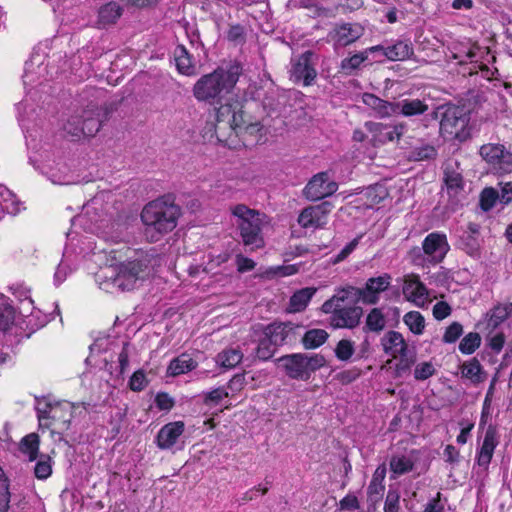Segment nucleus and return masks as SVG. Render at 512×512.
Listing matches in <instances>:
<instances>
[{
  "mask_svg": "<svg viewBox=\"0 0 512 512\" xmlns=\"http://www.w3.org/2000/svg\"><path fill=\"white\" fill-rule=\"evenodd\" d=\"M122 14V8L117 2H109L98 11V25L99 27H106L114 24Z\"/></svg>",
  "mask_w": 512,
  "mask_h": 512,
  "instance_id": "c85d7f7f",
  "label": "nucleus"
},
{
  "mask_svg": "<svg viewBox=\"0 0 512 512\" xmlns=\"http://www.w3.org/2000/svg\"><path fill=\"white\" fill-rule=\"evenodd\" d=\"M243 354L236 348L223 350L216 356V363L225 368L232 369L236 367L242 360Z\"/></svg>",
  "mask_w": 512,
  "mask_h": 512,
  "instance_id": "72a5a7b5",
  "label": "nucleus"
},
{
  "mask_svg": "<svg viewBox=\"0 0 512 512\" xmlns=\"http://www.w3.org/2000/svg\"><path fill=\"white\" fill-rule=\"evenodd\" d=\"M386 472L387 469L384 464L379 465L374 471L372 479L367 489L368 497L371 500H377L382 495L385 489L383 482L386 476Z\"/></svg>",
  "mask_w": 512,
  "mask_h": 512,
  "instance_id": "c756f323",
  "label": "nucleus"
},
{
  "mask_svg": "<svg viewBox=\"0 0 512 512\" xmlns=\"http://www.w3.org/2000/svg\"><path fill=\"white\" fill-rule=\"evenodd\" d=\"M181 216V208L166 197H161L146 204L141 212L145 226V235L150 242H156L171 232Z\"/></svg>",
  "mask_w": 512,
  "mask_h": 512,
  "instance_id": "f257e3e1",
  "label": "nucleus"
},
{
  "mask_svg": "<svg viewBox=\"0 0 512 512\" xmlns=\"http://www.w3.org/2000/svg\"><path fill=\"white\" fill-rule=\"evenodd\" d=\"M328 333L323 329H311L307 331L303 338L302 343L306 349H315L326 342Z\"/></svg>",
  "mask_w": 512,
  "mask_h": 512,
  "instance_id": "e433bc0d",
  "label": "nucleus"
},
{
  "mask_svg": "<svg viewBox=\"0 0 512 512\" xmlns=\"http://www.w3.org/2000/svg\"><path fill=\"white\" fill-rule=\"evenodd\" d=\"M276 347L267 337H264L258 344L256 356L261 360H268L274 355Z\"/></svg>",
  "mask_w": 512,
  "mask_h": 512,
  "instance_id": "864d4df0",
  "label": "nucleus"
},
{
  "mask_svg": "<svg viewBox=\"0 0 512 512\" xmlns=\"http://www.w3.org/2000/svg\"><path fill=\"white\" fill-rule=\"evenodd\" d=\"M35 477L39 480H45L52 474V460L50 456L41 454L34 467Z\"/></svg>",
  "mask_w": 512,
  "mask_h": 512,
  "instance_id": "a18cd8bd",
  "label": "nucleus"
},
{
  "mask_svg": "<svg viewBox=\"0 0 512 512\" xmlns=\"http://www.w3.org/2000/svg\"><path fill=\"white\" fill-rule=\"evenodd\" d=\"M369 48L363 52L352 55L351 57L345 58L341 62V68L345 72H352L360 67V65L367 60Z\"/></svg>",
  "mask_w": 512,
  "mask_h": 512,
  "instance_id": "49530a36",
  "label": "nucleus"
},
{
  "mask_svg": "<svg viewBox=\"0 0 512 512\" xmlns=\"http://www.w3.org/2000/svg\"><path fill=\"white\" fill-rule=\"evenodd\" d=\"M330 202H322L304 208L298 216V224L304 229L323 228L328 222V216L332 211Z\"/></svg>",
  "mask_w": 512,
  "mask_h": 512,
  "instance_id": "ddd939ff",
  "label": "nucleus"
},
{
  "mask_svg": "<svg viewBox=\"0 0 512 512\" xmlns=\"http://www.w3.org/2000/svg\"><path fill=\"white\" fill-rule=\"evenodd\" d=\"M499 438L497 427L489 425L485 431L482 445L477 449L475 458L476 464L482 468L483 471H487L489 468L494 451L499 444Z\"/></svg>",
  "mask_w": 512,
  "mask_h": 512,
  "instance_id": "f3484780",
  "label": "nucleus"
},
{
  "mask_svg": "<svg viewBox=\"0 0 512 512\" xmlns=\"http://www.w3.org/2000/svg\"><path fill=\"white\" fill-rule=\"evenodd\" d=\"M197 367V361L190 354L182 353L178 357L172 359L167 368V375L179 376Z\"/></svg>",
  "mask_w": 512,
  "mask_h": 512,
  "instance_id": "bb28decb",
  "label": "nucleus"
},
{
  "mask_svg": "<svg viewBox=\"0 0 512 512\" xmlns=\"http://www.w3.org/2000/svg\"><path fill=\"white\" fill-rule=\"evenodd\" d=\"M312 56V52L307 51L299 57L292 59L290 78L295 83L302 82L305 86H309L316 78L317 73L311 63Z\"/></svg>",
  "mask_w": 512,
  "mask_h": 512,
  "instance_id": "2eb2a0df",
  "label": "nucleus"
},
{
  "mask_svg": "<svg viewBox=\"0 0 512 512\" xmlns=\"http://www.w3.org/2000/svg\"><path fill=\"white\" fill-rule=\"evenodd\" d=\"M414 155L418 160L431 159L436 156V149L431 145H424L415 148Z\"/></svg>",
  "mask_w": 512,
  "mask_h": 512,
  "instance_id": "0e129e2a",
  "label": "nucleus"
},
{
  "mask_svg": "<svg viewBox=\"0 0 512 512\" xmlns=\"http://www.w3.org/2000/svg\"><path fill=\"white\" fill-rule=\"evenodd\" d=\"M463 334V326L457 321L452 322L444 331L442 342L445 344L455 343Z\"/></svg>",
  "mask_w": 512,
  "mask_h": 512,
  "instance_id": "8fccbe9b",
  "label": "nucleus"
},
{
  "mask_svg": "<svg viewBox=\"0 0 512 512\" xmlns=\"http://www.w3.org/2000/svg\"><path fill=\"white\" fill-rule=\"evenodd\" d=\"M402 292L407 301L418 307H424L429 301V290L416 274L404 277Z\"/></svg>",
  "mask_w": 512,
  "mask_h": 512,
  "instance_id": "dca6fc26",
  "label": "nucleus"
},
{
  "mask_svg": "<svg viewBox=\"0 0 512 512\" xmlns=\"http://www.w3.org/2000/svg\"><path fill=\"white\" fill-rule=\"evenodd\" d=\"M354 353V344L352 341L342 339L338 342L335 348L336 357L339 360L347 361L351 358Z\"/></svg>",
  "mask_w": 512,
  "mask_h": 512,
  "instance_id": "603ef678",
  "label": "nucleus"
},
{
  "mask_svg": "<svg viewBox=\"0 0 512 512\" xmlns=\"http://www.w3.org/2000/svg\"><path fill=\"white\" fill-rule=\"evenodd\" d=\"M235 132L251 136L254 143L261 142L266 133L264 126L260 122H248L246 119L242 128L235 130Z\"/></svg>",
  "mask_w": 512,
  "mask_h": 512,
  "instance_id": "ea45409f",
  "label": "nucleus"
},
{
  "mask_svg": "<svg viewBox=\"0 0 512 512\" xmlns=\"http://www.w3.org/2000/svg\"><path fill=\"white\" fill-rule=\"evenodd\" d=\"M385 354L392 358L404 357L408 350V345L400 332L388 331L380 340Z\"/></svg>",
  "mask_w": 512,
  "mask_h": 512,
  "instance_id": "4be33fe9",
  "label": "nucleus"
},
{
  "mask_svg": "<svg viewBox=\"0 0 512 512\" xmlns=\"http://www.w3.org/2000/svg\"><path fill=\"white\" fill-rule=\"evenodd\" d=\"M436 373V368L432 362H420L415 366L414 378L418 381H424Z\"/></svg>",
  "mask_w": 512,
  "mask_h": 512,
  "instance_id": "3c124183",
  "label": "nucleus"
},
{
  "mask_svg": "<svg viewBox=\"0 0 512 512\" xmlns=\"http://www.w3.org/2000/svg\"><path fill=\"white\" fill-rule=\"evenodd\" d=\"M359 301L346 287L337 288L331 298L326 300L321 310L329 314V324L335 329H353L360 323L363 310Z\"/></svg>",
  "mask_w": 512,
  "mask_h": 512,
  "instance_id": "f03ea898",
  "label": "nucleus"
},
{
  "mask_svg": "<svg viewBox=\"0 0 512 512\" xmlns=\"http://www.w3.org/2000/svg\"><path fill=\"white\" fill-rule=\"evenodd\" d=\"M297 327L292 322L273 323L265 328L264 335L274 346L278 347L293 340Z\"/></svg>",
  "mask_w": 512,
  "mask_h": 512,
  "instance_id": "412c9836",
  "label": "nucleus"
},
{
  "mask_svg": "<svg viewBox=\"0 0 512 512\" xmlns=\"http://www.w3.org/2000/svg\"><path fill=\"white\" fill-rule=\"evenodd\" d=\"M504 343L505 336L502 332L489 336V346L496 353H499L502 350Z\"/></svg>",
  "mask_w": 512,
  "mask_h": 512,
  "instance_id": "69168bd1",
  "label": "nucleus"
},
{
  "mask_svg": "<svg viewBox=\"0 0 512 512\" xmlns=\"http://www.w3.org/2000/svg\"><path fill=\"white\" fill-rule=\"evenodd\" d=\"M501 193L499 194V200L501 203L507 205L512 201V182H506L501 184Z\"/></svg>",
  "mask_w": 512,
  "mask_h": 512,
  "instance_id": "774afa93",
  "label": "nucleus"
},
{
  "mask_svg": "<svg viewBox=\"0 0 512 512\" xmlns=\"http://www.w3.org/2000/svg\"><path fill=\"white\" fill-rule=\"evenodd\" d=\"M428 110V105L420 99H402L395 102V115L412 117L422 115Z\"/></svg>",
  "mask_w": 512,
  "mask_h": 512,
  "instance_id": "a878e982",
  "label": "nucleus"
},
{
  "mask_svg": "<svg viewBox=\"0 0 512 512\" xmlns=\"http://www.w3.org/2000/svg\"><path fill=\"white\" fill-rule=\"evenodd\" d=\"M230 211L243 244L252 251L263 248L265 241L262 230L268 224V217L245 204L234 205L230 208Z\"/></svg>",
  "mask_w": 512,
  "mask_h": 512,
  "instance_id": "7ed1b4c3",
  "label": "nucleus"
},
{
  "mask_svg": "<svg viewBox=\"0 0 512 512\" xmlns=\"http://www.w3.org/2000/svg\"><path fill=\"white\" fill-rule=\"evenodd\" d=\"M440 120V132L450 139L465 140L469 136L470 116L463 107L445 105Z\"/></svg>",
  "mask_w": 512,
  "mask_h": 512,
  "instance_id": "9d476101",
  "label": "nucleus"
},
{
  "mask_svg": "<svg viewBox=\"0 0 512 512\" xmlns=\"http://www.w3.org/2000/svg\"><path fill=\"white\" fill-rule=\"evenodd\" d=\"M149 260L143 253L133 260L121 263L115 269L104 272L109 277L113 287L121 291H129L136 288L137 283L143 281L148 275Z\"/></svg>",
  "mask_w": 512,
  "mask_h": 512,
  "instance_id": "0eeeda50",
  "label": "nucleus"
},
{
  "mask_svg": "<svg viewBox=\"0 0 512 512\" xmlns=\"http://www.w3.org/2000/svg\"><path fill=\"white\" fill-rule=\"evenodd\" d=\"M452 312L451 306L445 301H439L433 306V316L436 320L447 318Z\"/></svg>",
  "mask_w": 512,
  "mask_h": 512,
  "instance_id": "13d9d810",
  "label": "nucleus"
},
{
  "mask_svg": "<svg viewBox=\"0 0 512 512\" xmlns=\"http://www.w3.org/2000/svg\"><path fill=\"white\" fill-rule=\"evenodd\" d=\"M39 444V436L36 433H30L21 440L20 449L28 455L30 461H34L38 458Z\"/></svg>",
  "mask_w": 512,
  "mask_h": 512,
  "instance_id": "4c0bfd02",
  "label": "nucleus"
},
{
  "mask_svg": "<svg viewBox=\"0 0 512 512\" xmlns=\"http://www.w3.org/2000/svg\"><path fill=\"white\" fill-rule=\"evenodd\" d=\"M390 284L391 276L389 274H383L378 277L369 278L363 288L354 286H347V288L358 301H362L363 304L374 305L378 303L380 293L387 290Z\"/></svg>",
  "mask_w": 512,
  "mask_h": 512,
  "instance_id": "f8f14e48",
  "label": "nucleus"
},
{
  "mask_svg": "<svg viewBox=\"0 0 512 512\" xmlns=\"http://www.w3.org/2000/svg\"><path fill=\"white\" fill-rule=\"evenodd\" d=\"M228 397V392L225 390V388L219 387L216 388L210 392H208L205 395V403H213L218 404L222 399Z\"/></svg>",
  "mask_w": 512,
  "mask_h": 512,
  "instance_id": "052dcab7",
  "label": "nucleus"
},
{
  "mask_svg": "<svg viewBox=\"0 0 512 512\" xmlns=\"http://www.w3.org/2000/svg\"><path fill=\"white\" fill-rule=\"evenodd\" d=\"M422 248L430 262L434 264L442 262L450 250L446 235L440 232L428 234L423 240Z\"/></svg>",
  "mask_w": 512,
  "mask_h": 512,
  "instance_id": "a211bd4d",
  "label": "nucleus"
},
{
  "mask_svg": "<svg viewBox=\"0 0 512 512\" xmlns=\"http://www.w3.org/2000/svg\"><path fill=\"white\" fill-rule=\"evenodd\" d=\"M248 98H252V94L248 96L247 93H245L241 98L237 94H233L215 109V120L217 122L215 134L218 140H220L218 131L221 128H229L235 131L241 129L245 124L243 107L244 102L247 101Z\"/></svg>",
  "mask_w": 512,
  "mask_h": 512,
  "instance_id": "1a4fd4ad",
  "label": "nucleus"
},
{
  "mask_svg": "<svg viewBox=\"0 0 512 512\" xmlns=\"http://www.w3.org/2000/svg\"><path fill=\"white\" fill-rule=\"evenodd\" d=\"M440 495L438 492L436 497L430 499L423 512H446L444 505L440 501Z\"/></svg>",
  "mask_w": 512,
  "mask_h": 512,
  "instance_id": "338daca9",
  "label": "nucleus"
},
{
  "mask_svg": "<svg viewBox=\"0 0 512 512\" xmlns=\"http://www.w3.org/2000/svg\"><path fill=\"white\" fill-rule=\"evenodd\" d=\"M364 34V28L359 23H341L335 25L329 33V38L336 46L345 47L357 41Z\"/></svg>",
  "mask_w": 512,
  "mask_h": 512,
  "instance_id": "6ab92c4d",
  "label": "nucleus"
},
{
  "mask_svg": "<svg viewBox=\"0 0 512 512\" xmlns=\"http://www.w3.org/2000/svg\"><path fill=\"white\" fill-rule=\"evenodd\" d=\"M461 376L469 382L477 386L487 379V372L484 370L477 358H471L462 363L460 366Z\"/></svg>",
  "mask_w": 512,
  "mask_h": 512,
  "instance_id": "393cba45",
  "label": "nucleus"
},
{
  "mask_svg": "<svg viewBox=\"0 0 512 512\" xmlns=\"http://www.w3.org/2000/svg\"><path fill=\"white\" fill-rule=\"evenodd\" d=\"M399 510L400 494L397 490H389L384 503V512H399Z\"/></svg>",
  "mask_w": 512,
  "mask_h": 512,
  "instance_id": "5fc2aeb1",
  "label": "nucleus"
},
{
  "mask_svg": "<svg viewBox=\"0 0 512 512\" xmlns=\"http://www.w3.org/2000/svg\"><path fill=\"white\" fill-rule=\"evenodd\" d=\"M10 502L8 480L0 467V512H7Z\"/></svg>",
  "mask_w": 512,
  "mask_h": 512,
  "instance_id": "09e8293b",
  "label": "nucleus"
},
{
  "mask_svg": "<svg viewBox=\"0 0 512 512\" xmlns=\"http://www.w3.org/2000/svg\"><path fill=\"white\" fill-rule=\"evenodd\" d=\"M511 315V303L496 305L486 314L487 327L494 330Z\"/></svg>",
  "mask_w": 512,
  "mask_h": 512,
  "instance_id": "7c9ffc66",
  "label": "nucleus"
},
{
  "mask_svg": "<svg viewBox=\"0 0 512 512\" xmlns=\"http://www.w3.org/2000/svg\"><path fill=\"white\" fill-rule=\"evenodd\" d=\"M0 198L3 206L9 214H17L20 211V203L15 194L5 185L0 184Z\"/></svg>",
  "mask_w": 512,
  "mask_h": 512,
  "instance_id": "79ce46f5",
  "label": "nucleus"
},
{
  "mask_svg": "<svg viewBox=\"0 0 512 512\" xmlns=\"http://www.w3.org/2000/svg\"><path fill=\"white\" fill-rule=\"evenodd\" d=\"M444 181L447 189L455 193L463 187V178L461 173L456 171L450 165H447L444 170Z\"/></svg>",
  "mask_w": 512,
  "mask_h": 512,
  "instance_id": "c03bdc74",
  "label": "nucleus"
},
{
  "mask_svg": "<svg viewBox=\"0 0 512 512\" xmlns=\"http://www.w3.org/2000/svg\"><path fill=\"white\" fill-rule=\"evenodd\" d=\"M185 429L184 422L175 421L164 425L157 434V445L160 449H170Z\"/></svg>",
  "mask_w": 512,
  "mask_h": 512,
  "instance_id": "5701e85b",
  "label": "nucleus"
},
{
  "mask_svg": "<svg viewBox=\"0 0 512 512\" xmlns=\"http://www.w3.org/2000/svg\"><path fill=\"white\" fill-rule=\"evenodd\" d=\"M107 118V110L98 106H89L77 110L65 121L63 130L74 140L83 137H93Z\"/></svg>",
  "mask_w": 512,
  "mask_h": 512,
  "instance_id": "423d86ee",
  "label": "nucleus"
},
{
  "mask_svg": "<svg viewBox=\"0 0 512 512\" xmlns=\"http://www.w3.org/2000/svg\"><path fill=\"white\" fill-rule=\"evenodd\" d=\"M371 127L375 129V131L378 132L379 135V141L384 143L386 141H394L395 139H399L405 130V126L400 125H394V126H388L383 124H370Z\"/></svg>",
  "mask_w": 512,
  "mask_h": 512,
  "instance_id": "473e14b6",
  "label": "nucleus"
},
{
  "mask_svg": "<svg viewBox=\"0 0 512 512\" xmlns=\"http://www.w3.org/2000/svg\"><path fill=\"white\" fill-rule=\"evenodd\" d=\"M174 58L177 70L186 76L196 74V67L193 62L192 56L188 53L187 49L179 45L174 50Z\"/></svg>",
  "mask_w": 512,
  "mask_h": 512,
  "instance_id": "cd10ccee",
  "label": "nucleus"
},
{
  "mask_svg": "<svg viewBox=\"0 0 512 512\" xmlns=\"http://www.w3.org/2000/svg\"><path fill=\"white\" fill-rule=\"evenodd\" d=\"M481 344V337L476 332H470L465 335L459 343V350L462 354L470 355L474 353Z\"/></svg>",
  "mask_w": 512,
  "mask_h": 512,
  "instance_id": "37998d69",
  "label": "nucleus"
},
{
  "mask_svg": "<svg viewBox=\"0 0 512 512\" xmlns=\"http://www.w3.org/2000/svg\"><path fill=\"white\" fill-rule=\"evenodd\" d=\"M499 199V193L492 187L485 188L480 195V207L484 211L491 210Z\"/></svg>",
  "mask_w": 512,
  "mask_h": 512,
  "instance_id": "de8ad7c7",
  "label": "nucleus"
},
{
  "mask_svg": "<svg viewBox=\"0 0 512 512\" xmlns=\"http://www.w3.org/2000/svg\"><path fill=\"white\" fill-rule=\"evenodd\" d=\"M315 293L316 288L312 287L303 288L295 292L289 301V311L293 313L303 311Z\"/></svg>",
  "mask_w": 512,
  "mask_h": 512,
  "instance_id": "2f4dec72",
  "label": "nucleus"
},
{
  "mask_svg": "<svg viewBox=\"0 0 512 512\" xmlns=\"http://www.w3.org/2000/svg\"><path fill=\"white\" fill-rule=\"evenodd\" d=\"M146 375L142 370L133 373L129 380V387L133 391H142L147 386Z\"/></svg>",
  "mask_w": 512,
  "mask_h": 512,
  "instance_id": "4d7b16f0",
  "label": "nucleus"
},
{
  "mask_svg": "<svg viewBox=\"0 0 512 512\" xmlns=\"http://www.w3.org/2000/svg\"><path fill=\"white\" fill-rule=\"evenodd\" d=\"M414 467V462L410 456L395 455L390 460V470L395 476L410 472Z\"/></svg>",
  "mask_w": 512,
  "mask_h": 512,
  "instance_id": "58836bf2",
  "label": "nucleus"
},
{
  "mask_svg": "<svg viewBox=\"0 0 512 512\" xmlns=\"http://www.w3.org/2000/svg\"><path fill=\"white\" fill-rule=\"evenodd\" d=\"M235 262H236L237 270L240 273L251 271L255 268V265H256L252 259L247 258L241 254H238L236 256Z\"/></svg>",
  "mask_w": 512,
  "mask_h": 512,
  "instance_id": "680f3d73",
  "label": "nucleus"
},
{
  "mask_svg": "<svg viewBox=\"0 0 512 512\" xmlns=\"http://www.w3.org/2000/svg\"><path fill=\"white\" fill-rule=\"evenodd\" d=\"M15 311L9 302V299L0 295V330L7 331L13 325Z\"/></svg>",
  "mask_w": 512,
  "mask_h": 512,
  "instance_id": "f704fd0d",
  "label": "nucleus"
},
{
  "mask_svg": "<svg viewBox=\"0 0 512 512\" xmlns=\"http://www.w3.org/2000/svg\"><path fill=\"white\" fill-rule=\"evenodd\" d=\"M278 367L295 380H308L313 372L326 364L320 354L294 353L282 356L276 360Z\"/></svg>",
  "mask_w": 512,
  "mask_h": 512,
  "instance_id": "6e6552de",
  "label": "nucleus"
},
{
  "mask_svg": "<svg viewBox=\"0 0 512 512\" xmlns=\"http://www.w3.org/2000/svg\"><path fill=\"white\" fill-rule=\"evenodd\" d=\"M386 326V317L381 308H373L366 316L365 329L379 333Z\"/></svg>",
  "mask_w": 512,
  "mask_h": 512,
  "instance_id": "c9c22d12",
  "label": "nucleus"
},
{
  "mask_svg": "<svg viewBox=\"0 0 512 512\" xmlns=\"http://www.w3.org/2000/svg\"><path fill=\"white\" fill-rule=\"evenodd\" d=\"M227 39L235 45L242 44L245 41L244 27L237 24L231 25L227 31Z\"/></svg>",
  "mask_w": 512,
  "mask_h": 512,
  "instance_id": "6e6d98bb",
  "label": "nucleus"
},
{
  "mask_svg": "<svg viewBox=\"0 0 512 512\" xmlns=\"http://www.w3.org/2000/svg\"><path fill=\"white\" fill-rule=\"evenodd\" d=\"M462 249L470 256H477L479 254V242L472 235H468L467 239L461 240Z\"/></svg>",
  "mask_w": 512,
  "mask_h": 512,
  "instance_id": "bf43d9fd",
  "label": "nucleus"
},
{
  "mask_svg": "<svg viewBox=\"0 0 512 512\" xmlns=\"http://www.w3.org/2000/svg\"><path fill=\"white\" fill-rule=\"evenodd\" d=\"M241 67L232 65L228 70L218 68L203 75L193 87V95L198 101H212L223 92L229 93L236 85Z\"/></svg>",
  "mask_w": 512,
  "mask_h": 512,
  "instance_id": "20e7f679",
  "label": "nucleus"
},
{
  "mask_svg": "<svg viewBox=\"0 0 512 512\" xmlns=\"http://www.w3.org/2000/svg\"><path fill=\"white\" fill-rule=\"evenodd\" d=\"M362 101L376 117L386 118L395 115V102H388L371 93H364Z\"/></svg>",
  "mask_w": 512,
  "mask_h": 512,
  "instance_id": "b1692460",
  "label": "nucleus"
},
{
  "mask_svg": "<svg viewBox=\"0 0 512 512\" xmlns=\"http://www.w3.org/2000/svg\"><path fill=\"white\" fill-rule=\"evenodd\" d=\"M36 412L41 428L59 433L67 431L74 417L75 405L69 401H51L48 398L36 399Z\"/></svg>",
  "mask_w": 512,
  "mask_h": 512,
  "instance_id": "39448f33",
  "label": "nucleus"
},
{
  "mask_svg": "<svg viewBox=\"0 0 512 512\" xmlns=\"http://www.w3.org/2000/svg\"><path fill=\"white\" fill-rule=\"evenodd\" d=\"M404 323L409 330L415 335H421L425 328V319L418 311H410L403 317Z\"/></svg>",
  "mask_w": 512,
  "mask_h": 512,
  "instance_id": "a19ab883",
  "label": "nucleus"
},
{
  "mask_svg": "<svg viewBox=\"0 0 512 512\" xmlns=\"http://www.w3.org/2000/svg\"><path fill=\"white\" fill-rule=\"evenodd\" d=\"M371 53L381 52L391 61H403L413 55V46L409 41L397 40L391 45H376L369 48Z\"/></svg>",
  "mask_w": 512,
  "mask_h": 512,
  "instance_id": "aec40b11",
  "label": "nucleus"
},
{
  "mask_svg": "<svg viewBox=\"0 0 512 512\" xmlns=\"http://www.w3.org/2000/svg\"><path fill=\"white\" fill-rule=\"evenodd\" d=\"M338 184L331 180L327 172L314 175L303 189V195L310 201H317L334 194Z\"/></svg>",
  "mask_w": 512,
  "mask_h": 512,
  "instance_id": "4468645a",
  "label": "nucleus"
},
{
  "mask_svg": "<svg viewBox=\"0 0 512 512\" xmlns=\"http://www.w3.org/2000/svg\"><path fill=\"white\" fill-rule=\"evenodd\" d=\"M479 154L494 173L503 175L512 172V153L499 143H487L480 147Z\"/></svg>",
  "mask_w": 512,
  "mask_h": 512,
  "instance_id": "9b49d317",
  "label": "nucleus"
},
{
  "mask_svg": "<svg viewBox=\"0 0 512 512\" xmlns=\"http://www.w3.org/2000/svg\"><path fill=\"white\" fill-rule=\"evenodd\" d=\"M156 406L160 410L168 411L174 406L173 398L167 393H158L155 398Z\"/></svg>",
  "mask_w": 512,
  "mask_h": 512,
  "instance_id": "e2e57ef3",
  "label": "nucleus"
}]
</instances>
